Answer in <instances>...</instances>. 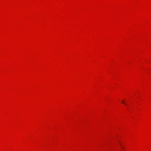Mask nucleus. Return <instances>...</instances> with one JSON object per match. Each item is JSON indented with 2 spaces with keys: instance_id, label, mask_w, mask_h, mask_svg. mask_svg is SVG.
Listing matches in <instances>:
<instances>
[{
  "instance_id": "obj_1",
  "label": "nucleus",
  "mask_w": 151,
  "mask_h": 151,
  "mask_svg": "<svg viewBox=\"0 0 151 151\" xmlns=\"http://www.w3.org/2000/svg\"><path fill=\"white\" fill-rule=\"evenodd\" d=\"M121 146L122 149H124V148L122 146V145H121Z\"/></svg>"
},
{
  "instance_id": "obj_2",
  "label": "nucleus",
  "mask_w": 151,
  "mask_h": 151,
  "mask_svg": "<svg viewBox=\"0 0 151 151\" xmlns=\"http://www.w3.org/2000/svg\"><path fill=\"white\" fill-rule=\"evenodd\" d=\"M122 103L123 104H125V103L123 101H122Z\"/></svg>"
}]
</instances>
